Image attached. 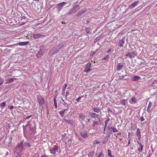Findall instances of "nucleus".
Instances as JSON below:
<instances>
[{
	"instance_id": "obj_1",
	"label": "nucleus",
	"mask_w": 157,
	"mask_h": 157,
	"mask_svg": "<svg viewBox=\"0 0 157 157\" xmlns=\"http://www.w3.org/2000/svg\"><path fill=\"white\" fill-rule=\"evenodd\" d=\"M37 99L38 101L39 104L40 105H42L45 103V101L44 98L40 95L37 96Z\"/></svg>"
},
{
	"instance_id": "obj_2",
	"label": "nucleus",
	"mask_w": 157,
	"mask_h": 157,
	"mask_svg": "<svg viewBox=\"0 0 157 157\" xmlns=\"http://www.w3.org/2000/svg\"><path fill=\"white\" fill-rule=\"evenodd\" d=\"M136 54V51L135 50L132 52H129L126 55V56H128L130 58H133L134 57Z\"/></svg>"
},
{
	"instance_id": "obj_3",
	"label": "nucleus",
	"mask_w": 157,
	"mask_h": 157,
	"mask_svg": "<svg viewBox=\"0 0 157 157\" xmlns=\"http://www.w3.org/2000/svg\"><path fill=\"white\" fill-rule=\"evenodd\" d=\"M86 9L84 8L81 10H80L76 15V16L78 17L81 16L84 13L86 12Z\"/></svg>"
},
{
	"instance_id": "obj_4",
	"label": "nucleus",
	"mask_w": 157,
	"mask_h": 157,
	"mask_svg": "<svg viewBox=\"0 0 157 157\" xmlns=\"http://www.w3.org/2000/svg\"><path fill=\"white\" fill-rule=\"evenodd\" d=\"M66 2H63L58 4L57 5L56 8L59 11L61 10L62 7L65 5Z\"/></svg>"
},
{
	"instance_id": "obj_5",
	"label": "nucleus",
	"mask_w": 157,
	"mask_h": 157,
	"mask_svg": "<svg viewBox=\"0 0 157 157\" xmlns=\"http://www.w3.org/2000/svg\"><path fill=\"white\" fill-rule=\"evenodd\" d=\"M91 64L90 63H88L86 65L85 69L84 70V72L87 73L90 71L91 69H90V67H91Z\"/></svg>"
},
{
	"instance_id": "obj_6",
	"label": "nucleus",
	"mask_w": 157,
	"mask_h": 157,
	"mask_svg": "<svg viewBox=\"0 0 157 157\" xmlns=\"http://www.w3.org/2000/svg\"><path fill=\"white\" fill-rule=\"evenodd\" d=\"M124 64L123 63H120L118 64L117 66V70L118 71L121 70L123 67L124 66Z\"/></svg>"
},
{
	"instance_id": "obj_7",
	"label": "nucleus",
	"mask_w": 157,
	"mask_h": 157,
	"mask_svg": "<svg viewBox=\"0 0 157 157\" xmlns=\"http://www.w3.org/2000/svg\"><path fill=\"white\" fill-rule=\"evenodd\" d=\"M80 135L83 138H85L88 137V135L87 132H81L80 133Z\"/></svg>"
},
{
	"instance_id": "obj_8",
	"label": "nucleus",
	"mask_w": 157,
	"mask_h": 157,
	"mask_svg": "<svg viewBox=\"0 0 157 157\" xmlns=\"http://www.w3.org/2000/svg\"><path fill=\"white\" fill-rule=\"evenodd\" d=\"M90 117L94 118H98V115L96 113L93 112H90Z\"/></svg>"
},
{
	"instance_id": "obj_9",
	"label": "nucleus",
	"mask_w": 157,
	"mask_h": 157,
	"mask_svg": "<svg viewBox=\"0 0 157 157\" xmlns=\"http://www.w3.org/2000/svg\"><path fill=\"white\" fill-rule=\"evenodd\" d=\"M63 47H64V45L63 44H59V45L56 46V47H54V48H56L57 51L58 52L60 49L63 48Z\"/></svg>"
},
{
	"instance_id": "obj_10",
	"label": "nucleus",
	"mask_w": 157,
	"mask_h": 157,
	"mask_svg": "<svg viewBox=\"0 0 157 157\" xmlns=\"http://www.w3.org/2000/svg\"><path fill=\"white\" fill-rule=\"evenodd\" d=\"M80 9V6L79 5H77L75 6L72 9L75 13L78 10Z\"/></svg>"
},
{
	"instance_id": "obj_11",
	"label": "nucleus",
	"mask_w": 157,
	"mask_h": 157,
	"mask_svg": "<svg viewBox=\"0 0 157 157\" xmlns=\"http://www.w3.org/2000/svg\"><path fill=\"white\" fill-rule=\"evenodd\" d=\"M139 3V1H137L134 2L129 6V8L132 9L135 7L137 4Z\"/></svg>"
},
{
	"instance_id": "obj_12",
	"label": "nucleus",
	"mask_w": 157,
	"mask_h": 157,
	"mask_svg": "<svg viewBox=\"0 0 157 157\" xmlns=\"http://www.w3.org/2000/svg\"><path fill=\"white\" fill-rule=\"evenodd\" d=\"M58 150V147L56 146H55V147L52 149L50 150L51 153L53 154L56 153V151Z\"/></svg>"
},
{
	"instance_id": "obj_13",
	"label": "nucleus",
	"mask_w": 157,
	"mask_h": 157,
	"mask_svg": "<svg viewBox=\"0 0 157 157\" xmlns=\"http://www.w3.org/2000/svg\"><path fill=\"white\" fill-rule=\"evenodd\" d=\"M29 41L20 42L18 43V45L19 46L26 45L29 44Z\"/></svg>"
},
{
	"instance_id": "obj_14",
	"label": "nucleus",
	"mask_w": 157,
	"mask_h": 157,
	"mask_svg": "<svg viewBox=\"0 0 157 157\" xmlns=\"http://www.w3.org/2000/svg\"><path fill=\"white\" fill-rule=\"evenodd\" d=\"M136 135L138 137L139 139H140L141 137V132L140 129L139 128H138L137 129V131L136 132Z\"/></svg>"
},
{
	"instance_id": "obj_15",
	"label": "nucleus",
	"mask_w": 157,
	"mask_h": 157,
	"mask_svg": "<svg viewBox=\"0 0 157 157\" xmlns=\"http://www.w3.org/2000/svg\"><path fill=\"white\" fill-rule=\"evenodd\" d=\"M43 35H41L39 33L34 34L33 35V37L35 39H37L40 38L41 36H42Z\"/></svg>"
},
{
	"instance_id": "obj_16",
	"label": "nucleus",
	"mask_w": 157,
	"mask_h": 157,
	"mask_svg": "<svg viewBox=\"0 0 157 157\" xmlns=\"http://www.w3.org/2000/svg\"><path fill=\"white\" fill-rule=\"evenodd\" d=\"M124 42V39H122L119 40L118 45L119 47H121L122 46Z\"/></svg>"
},
{
	"instance_id": "obj_17",
	"label": "nucleus",
	"mask_w": 157,
	"mask_h": 157,
	"mask_svg": "<svg viewBox=\"0 0 157 157\" xmlns=\"http://www.w3.org/2000/svg\"><path fill=\"white\" fill-rule=\"evenodd\" d=\"M44 53L43 51H42L41 50H40L37 53V56L39 58L40 57H41V56L43 55Z\"/></svg>"
},
{
	"instance_id": "obj_18",
	"label": "nucleus",
	"mask_w": 157,
	"mask_h": 157,
	"mask_svg": "<svg viewBox=\"0 0 157 157\" xmlns=\"http://www.w3.org/2000/svg\"><path fill=\"white\" fill-rule=\"evenodd\" d=\"M57 52V51L56 50H53L52 49V50H50V51L49 52L48 54L49 55L51 56V55H52L54 54L56 52Z\"/></svg>"
},
{
	"instance_id": "obj_19",
	"label": "nucleus",
	"mask_w": 157,
	"mask_h": 157,
	"mask_svg": "<svg viewBox=\"0 0 157 157\" xmlns=\"http://www.w3.org/2000/svg\"><path fill=\"white\" fill-rule=\"evenodd\" d=\"M92 109L94 111L97 113H98L100 111V109L98 107H93Z\"/></svg>"
},
{
	"instance_id": "obj_20",
	"label": "nucleus",
	"mask_w": 157,
	"mask_h": 157,
	"mask_svg": "<svg viewBox=\"0 0 157 157\" xmlns=\"http://www.w3.org/2000/svg\"><path fill=\"white\" fill-rule=\"evenodd\" d=\"M79 117L82 120H85L86 118L85 115L82 114H79Z\"/></svg>"
},
{
	"instance_id": "obj_21",
	"label": "nucleus",
	"mask_w": 157,
	"mask_h": 157,
	"mask_svg": "<svg viewBox=\"0 0 157 157\" xmlns=\"http://www.w3.org/2000/svg\"><path fill=\"white\" fill-rule=\"evenodd\" d=\"M75 12H74L73 10L72 9L70 10L67 13L66 15L67 16H68L70 15L73 14Z\"/></svg>"
},
{
	"instance_id": "obj_22",
	"label": "nucleus",
	"mask_w": 157,
	"mask_h": 157,
	"mask_svg": "<svg viewBox=\"0 0 157 157\" xmlns=\"http://www.w3.org/2000/svg\"><path fill=\"white\" fill-rule=\"evenodd\" d=\"M23 142H21L18 145V146L17 147H20L21 148V150H22L23 149Z\"/></svg>"
},
{
	"instance_id": "obj_23",
	"label": "nucleus",
	"mask_w": 157,
	"mask_h": 157,
	"mask_svg": "<svg viewBox=\"0 0 157 157\" xmlns=\"http://www.w3.org/2000/svg\"><path fill=\"white\" fill-rule=\"evenodd\" d=\"M139 145L140 147L138 148V150L139 152H141L143 149V146L141 144H140Z\"/></svg>"
},
{
	"instance_id": "obj_24",
	"label": "nucleus",
	"mask_w": 157,
	"mask_h": 157,
	"mask_svg": "<svg viewBox=\"0 0 157 157\" xmlns=\"http://www.w3.org/2000/svg\"><path fill=\"white\" fill-rule=\"evenodd\" d=\"M129 102L131 103H136V101L135 100V99L134 98H132L131 99L129 100Z\"/></svg>"
},
{
	"instance_id": "obj_25",
	"label": "nucleus",
	"mask_w": 157,
	"mask_h": 157,
	"mask_svg": "<svg viewBox=\"0 0 157 157\" xmlns=\"http://www.w3.org/2000/svg\"><path fill=\"white\" fill-rule=\"evenodd\" d=\"M108 156L109 157H114L112 155L111 153L112 151L111 150L109 149H108Z\"/></svg>"
},
{
	"instance_id": "obj_26",
	"label": "nucleus",
	"mask_w": 157,
	"mask_h": 157,
	"mask_svg": "<svg viewBox=\"0 0 157 157\" xmlns=\"http://www.w3.org/2000/svg\"><path fill=\"white\" fill-rule=\"evenodd\" d=\"M94 151H91L88 154V156L90 157H92L94 155Z\"/></svg>"
},
{
	"instance_id": "obj_27",
	"label": "nucleus",
	"mask_w": 157,
	"mask_h": 157,
	"mask_svg": "<svg viewBox=\"0 0 157 157\" xmlns=\"http://www.w3.org/2000/svg\"><path fill=\"white\" fill-rule=\"evenodd\" d=\"M98 124V122L96 121H94L93 122V126L94 128H95V126L97 125Z\"/></svg>"
},
{
	"instance_id": "obj_28",
	"label": "nucleus",
	"mask_w": 157,
	"mask_h": 157,
	"mask_svg": "<svg viewBox=\"0 0 157 157\" xmlns=\"http://www.w3.org/2000/svg\"><path fill=\"white\" fill-rule=\"evenodd\" d=\"M24 147L28 146V147H30L31 145L29 143H25L23 144Z\"/></svg>"
},
{
	"instance_id": "obj_29",
	"label": "nucleus",
	"mask_w": 157,
	"mask_h": 157,
	"mask_svg": "<svg viewBox=\"0 0 157 157\" xmlns=\"http://www.w3.org/2000/svg\"><path fill=\"white\" fill-rule=\"evenodd\" d=\"M109 55H107L105 57H103L102 59V60H104L105 59L106 60H107L109 59Z\"/></svg>"
},
{
	"instance_id": "obj_30",
	"label": "nucleus",
	"mask_w": 157,
	"mask_h": 157,
	"mask_svg": "<svg viewBox=\"0 0 157 157\" xmlns=\"http://www.w3.org/2000/svg\"><path fill=\"white\" fill-rule=\"evenodd\" d=\"M67 109H63L61 110V111H59V114L61 115L62 116L64 113L65 110H66Z\"/></svg>"
},
{
	"instance_id": "obj_31",
	"label": "nucleus",
	"mask_w": 157,
	"mask_h": 157,
	"mask_svg": "<svg viewBox=\"0 0 157 157\" xmlns=\"http://www.w3.org/2000/svg\"><path fill=\"white\" fill-rule=\"evenodd\" d=\"M121 102L122 104L124 105H126L125 100L124 99H122L121 100Z\"/></svg>"
},
{
	"instance_id": "obj_32",
	"label": "nucleus",
	"mask_w": 157,
	"mask_h": 157,
	"mask_svg": "<svg viewBox=\"0 0 157 157\" xmlns=\"http://www.w3.org/2000/svg\"><path fill=\"white\" fill-rule=\"evenodd\" d=\"M54 105L56 107V108H57V103L56 100V98L54 99Z\"/></svg>"
},
{
	"instance_id": "obj_33",
	"label": "nucleus",
	"mask_w": 157,
	"mask_h": 157,
	"mask_svg": "<svg viewBox=\"0 0 157 157\" xmlns=\"http://www.w3.org/2000/svg\"><path fill=\"white\" fill-rule=\"evenodd\" d=\"M111 129H112V131L114 132H117L118 131L117 129L116 128H115L113 127Z\"/></svg>"
},
{
	"instance_id": "obj_34",
	"label": "nucleus",
	"mask_w": 157,
	"mask_h": 157,
	"mask_svg": "<svg viewBox=\"0 0 157 157\" xmlns=\"http://www.w3.org/2000/svg\"><path fill=\"white\" fill-rule=\"evenodd\" d=\"M116 137H117V139L119 140L120 141H121L122 139H123V138H122L121 136H117V135H116Z\"/></svg>"
},
{
	"instance_id": "obj_35",
	"label": "nucleus",
	"mask_w": 157,
	"mask_h": 157,
	"mask_svg": "<svg viewBox=\"0 0 157 157\" xmlns=\"http://www.w3.org/2000/svg\"><path fill=\"white\" fill-rule=\"evenodd\" d=\"M98 157H105V156L103 153L101 152L99 153Z\"/></svg>"
},
{
	"instance_id": "obj_36",
	"label": "nucleus",
	"mask_w": 157,
	"mask_h": 157,
	"mask_svg": "<svg viewBox=\"0 0 157 157\" xmlns=\"http://www.w3.org/2000/svg\"><path fill=\"white\" fill-rule=\"evenodd\" d=\"M99 143V142L97 140H94L93 143L94 145H95L97 144H98Z\"/></svg>"
},
{
	"instance_id": "obj_37",
	"label": "nucleus",
	"mask_w": 157,
	"mask_h": 157,
	"mask_svg": "<svg viewBox=\"0 0 157 157\" xmlns=\"http://www.w3.org/2000/svg\"><path fill=\"white\" fill-rule=\"evenodd\" d=\"M1 107H4L6 105V102H3L1 104Z\"/></svg>"
},
{
	"instance_id": "obj_38",
	"label": "nucleus",
	"mask_w": 157,
	"mask_h": 157,
	"mask_svg": "<svg viewBox=\"0 0 157 157\" xmlns=\"http://www.w3.org/2000/svg\"><path fill=\"white\" fill-rule=\"evenodd\" d=\"M152 106V103L151 102H149L148 106L147 107H148V108H151Z\"/></svg>"
},
{
	"instance_id": "obj_39",
	"label": "nucleus",
	"mask_w": 157,
	"mask_h": 157,
	"mask_svg": "<svg viewBox=\"0 0 157 157\" xmlns=\"http://www.w3.org/2000/svg\"><path fill=\"white\" fill-rule=\"evenodd\" d=\"M131 127L132 128H133V129H134L136 128V125L132 124L131 125Z\"/></svg>"
},
{
	"instance_id": "obj_40",
	"label": "nucleus",
	"mask_w": 157,
	"mask_h": 157,
	"mask_svg": "<svg viewBox=\"0 0 157 157\" xmlns=\"http://www.w3.org/2000/svg\"><path fill=\"white\" fill-rule=\"evenodd\" d=\"M140 78V77L137 76H134L132 77V78Z\"/></svg>"
},
{
	"instance_id": "obj_41",
	"label": "nucleus",
	"mask_w": 157,
	"mask_h": 157,
	"mask_svg": "<svg viewBox=\"0 0 157 157\" xmlns=\"http://www.w3.org/2000/svg\"><path fill=\"white\" fill-rule=\"evenodd\" d=\"M70 93V90H67L66 93V96H68L69 94Z\"/></svg>"
},
{
	"instance_id": "obj_42",
	"label": "nucleus",
	"mask_w": 157,
	"mask_h": 157,
	"mask_svg": "<svg viewBox=\"0 0 157 157\" xmlns=\"http://www.w3.org/2000/svg\"><path fill=\"white\" fill-rule=\"evenodd\" d=\"M100 38L99 37H97V38H96L95 39V40H94V42L95 43H96V42H97V41L98 40H99Z\"/></svg>"
},
{
	"instance_id": "obj_43",
	"label": "nucleus",
	"mask_w": 157,
	"mask_h": 157,
	"mask_svg": "<svg viewBox=\"0 0 157 157\" xmlns=\"http://www.w3.org/2000/svg\"><path fill=\"white\" fill-rule=\"evenodd\" d=\"M3 83V81L2 79H0V86H1Z\"/></svg>"
},
{
	"instance_id": "obj_44",
	"label": "nucleus",
	"mask_w": 157,
	"mask_h": 157,
	"mask_svg": "<svg viewBox=\"0 0 157 157\" xmlns=\"http://www.w3.org/2000/svg\"><path fill=\"white\" fill-rule=\"evenodd\" d=\"M123 133H124L123 132H122V133H121V132H120L119 133H118L116 134V135H114L115 136V135H117V136L119 135V136H121L122 135V134Z\"/></svg>"
},
{
	"instance_id": "obj_45",
	"label": "nucleus",
	"mask_w": 157,
	"mask_h": 157,
	"mask_svg": "<svg viewBox=\"0 0 157 157\" xmlns=\"http://www.w3.org/2000/svg\"><path fill=\"white\" fill-rule=\"evenodd\" d=\"M81 97H79L78 98L76 99V101H79L81 99Z\"/></svg>"
},
{
	"instance_id": "obj_46",
	"label": "nucleus",
	"mask_w": 157,
	"mask_h": 157,
	"mask_svg": "<svg viewBox=\"0 0 157 157\" xmlns=\"http://www.w3.org/2000/svg\"><path fill=\"white\" fill-rule=\"evenodd\" d=\"M140 120L141 121H144V118L143 117H141L140 118Z\"/></svg>"
},
{
	"instance_id": "obj_47",
	"label": "nucleus",
	"mask_w": 157,
	"mask_h": 157,
	"mask_svg": "<svg viewBox=\"0 0 157 157\" xmlns=\"http://www.w3.org/2000/svg\"><path fill=\"white\" fill-rule=\"evenodd\" d=\"M113 127H111L110 126L108 125V129H111Z\"/></svg>"
},
{
	"instance_id": "obj_48",
	"label": "nucleus",
	"mask_w": 157,
	"mask_h": 157,
	"mask_svg": "<svg viewBox=\"0 0 157 157\" xmlns=\"http://www.w3.org/2000/svg\"><path fill=\"white\" fill-rule=\"evenodd\" d=\"M25 24V22H21V24L20 25H24Z\"/></svg>"
},
{
	"instance_id": "obj_49",
	"label": "nucleus",
	"mask_w": 157,
	"mask_h": 157,
	"mask_svg": "<svg viewBox=\"0 0 157 157\" xmlns=\"http://www.w3.org/2000/svg\"><path fill=\"white\" fill-rule=\"evenodd\" d=\"M150 108H148V107L147 108V110L148 112H150L151 111V110L150 109Z\"/></svg>"
},
{
	"instance_id": "obj_50",
	"label": "nucleus",
	"mask_w": 157,
	"mask_h": 157,
	"mask_svg": "<svg viewBox=\"0 0 157 157\" xmlns=\"http://www.w3.org/2000/svg\"><path fill=\"white\" fill-rule=\"evenodd\" d=\"M130 140H128V145L127 146V147L129 145V144H130Z\"/></svg>"
},
{
	"instance_id": "obj_51",
	"label": "nucleus",
	"mask_w": 157,
	"mask_h": 157,
	"mask_svg": "<svg viewBox=\"0 0 157 157\" xmlns=\"http://www.w3.org/2000/svg\"><path fill=\"white\" fill-rule=\"evenodd\" d=\"M86 32L88 34L89 32L88 30V29L87 28H86Z\"/></svg>"
},
{
	"instance_id": "obj_52",
	"label": "nucleus",
	"mask_w": 157,
	"mask_h": 157,
	"mask_svg": "<svg viewBox=\"0 0 157 157\" xmlns=\"http://www.w3.org/2000/svg\"><path fill=\"white\" fill-rule=\"evenodd\" d=\"M111 51V49L109 48V49L107 51V52H110V51Z\"/></svg>"
},
{
	"instance_id": "obj_53",
	"label": "nucleus",
	"mask_w": 157,
	"mask_h": 157,
	"mask_svg": "<svg viewBox=\"0 0 157 157\" xmlns=\"http://www.w3.org/2000/svg\"><path fill=\"white\" fill-rule=\"evenodd\" d=\"M22 19H25L26 18V17L25 16H22Z\"/></svg>"
},
{
	"instance_id": "obj_54",
	"label": "nucleus",
	"mask_w": 157,
	"mask_h": 157,
	"mask_svg": "<svg viewBox=\"0 0 157 157\" xmlns=\"http://www.w3.org/2000/svg\"><path fill=\"white\" fill-rule=\"evenodd\" d=\"M139 79H132L133 81H137Z\"/></svg>"
},
{
	"instance_id": "obj_55",
	"label": "nucleus",
	"mask_w": 157,
	"mask_h": 157,
	"mask_svg": "<svg viewBox=\"0 0 157 157\" xmlns=\"http://www.w3.org/2000/svg\"><path fill=\"white\" fill-rule=\"evenodd\" d=\"M94 53H94V52H93V53H91L90 54V55H91V56H92V55H93L94 54Z\"/></svg>"
},
{
	"instance_id": "obj_56",
	"label": "nucleus",
	"mask_w": 157,
	"mask_h": 157,
	"mask_svg": "<svg viewBox=\"0 0 157 157\" xmlns=\"http://www.w3.org/2000/svg\"><path fill=\"white\" fill-rule=\"evenodd\" d=\"M40 157H45V156L44 155H41Z\"/></svg>"
},
{
	"instance_id": "obj_57",
	"label": "nucleus",
	"mask_w": 157,
	"mask_h": 157,
	"mask_svg": "<svg viewBox=\"0 0 157 157\" xmlns=\"http://www.w3.org/2000/svg\"><path fill=\"white\" fill-rule=\"evenodd\" d=\"M109 119H108L107 120L105 121H106V122H108V121H109Z\"/></svg>"
},
{
	"instance_id": "obj_58",
	"label": "nucleus",
	"mask_w": 157,
	"mask_h": 157,
	"mask_svg": "<svg viewBox=\"0 0 157 157\" xmlns=\"http://www.w3.org/2000/svg\"><path fill=\"white\" fill-rule=\"evenodd\" d=\"M13 108V106H12L10 107V108L11 109H12Z\"/></svg>"
},
{
	"instance_id": "obj_59",
	"label": "nucleus",
	"mask_w": 157,
	"mask_h": 157,
	"mask_svg": "<svg viewBox=\"0 0 157 157\" xmlns=\"http://www.w3.org/2000/svg\"><path fill=\"white\" fill-rule=\"evenodd\" d=\"M89 22H90V21H86V22H87V23H87V24H88V23H89Z\"/></svg>"
},
{
	"instance_id": "obj_60",
	"label": "nucleus",
	"mask_w": 157,
	"mask_h": 157,
	"mask_svg": "<svg viewBox=\"0 0 157 157\" xmlns=\"http://www.w3.org/2000/svg\"><path fill=\"white\" fill-rule=\"evenodd\" d=\"M65 121L66 122H67L68 123V120H65Z\"/></svg>"
},
{
	"instance_id": "obj_61",
	"label": "nucleus",
	"mask_w": 157,
	"mask_h": 157,
	"mask_svg": "<svg viewBox=\"0 0 157 157\" xmlns=\"http://www.w3.org/2000/svg\"><path fill=\"white\" fill-rule=\"evenodd\" d=\"M107 124H108V122L105 121V124H106L107 125Z\"/></svg>"
},
{
	"instance_id": "obj_62",
	"label": "nucleus",
	"mask_w": 157,
	"mask_h": 157,
	"mask_svg": "<svg viewBox=\"0 0 157 157\" xmlns=\"http://www.w3.org/2000/svg\"><path fill=\"white\" fill-rule=\"evenodd\" d=\"M51 2H48V3H49V4H49H49H50V3H51Z\"/></svg>"
},
{
	"instance_id": "obj_63",
	"label": "nucleus",
	"mask_w": 157,
	"mask_h": 157,
	"mask_svg": "<svg viewBox=\"0 0 157 157\" xmlns=\"http://www.w3.org/2000/svg\"><path fill=\"white\" fill-rule=\"evenodd\" d=\"M107 125L106 124H105V128L107 126Z\"/></svg>"
},
{
	"instance_id": "obj_64",
	"label": "nucleus",
	"mask_w": 157,
	"mask_h": 157,
	"mask_svg": "<svg viewBox=\"0 0 157 157\" xmlns=\"http://www.w3.org/2000/svg\"><path fill=\"white\" fill-rule=\"evenodd\" d=\"M90 119H88V121H90Z\"/></svg>"
}]
</instances>
